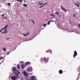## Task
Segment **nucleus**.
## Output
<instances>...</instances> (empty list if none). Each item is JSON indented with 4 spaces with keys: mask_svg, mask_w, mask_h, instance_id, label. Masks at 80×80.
Segmentation results:
<instances>
[{
    "mask_svg": "<svg viewBox=\"0 0 80 80\" xmlns=\"http://www.w3.org/2000/svg\"><path fill=\"white\" fill-rule=\"evenodd\" d=\"M22 0H20V1L18 0H17V2H19L20 3H22Z\"/></svg>",
    "mask_w": 80,
    "mask_h": 80,
    "instance_id": "nucleus-18",
    "label": "nucleus"
},
{
    "mask_svg": "<svg viewBox=\"0 0 80 80\" xmlns=\"http://www.w3.org/2000/svg\"><path fill=\"white\" fill-rule=\"evenodd\" d=\"M9 38H10L8 37L7 38V40H8V39H9Z\"/></svg>",
    "mask_w": 80,
    "mask_h": 80,
    "instance_id": "nucleus-37",
    "label": "nucleus"
},
{
    "mask_svg": "<svg viewBox=\"0 0 80 80\" xmlns=\"http://www.w3.org/2000/svg\"><path fill=\"white\" fill-rule=\"evenodd\" d=\"M19 77H17V76H12V77H11V79L12 80H17V78H18Z\"/></svg>",
    "mask_w": 80,
    "mask_h": 80,
    "instance_id": "nucleus-4",
    "label": "nucleus"
},
{
    "mask_svg": "<svg viewBox=\"0 0 80 80\" xmlns=\"http://www.w3.org/2000/svg\"><path fill=\"white\" fill-rule=\"evenodd\" d=\"M63 71L61 69L59 71V73H60V74H62V73H63Z\"/></svg>",
    "mask_w": 80,
    "mask_h": 80,
    "instance_id": "nucleus-10",
    "label": "nucleus"
},
{
    "mask_svg": "<svg viewBox=\"0 0 80 80\" xmlns=\"http://www.w3.org/2000/svg\"><path fill=\"white\" fill-rule=\"evenodd\" d=\"M23 74H24L25 77H28V73H27V72L24 71L23 72Z\"/></svg>",
    "mask_w": 80,
    "mask_h": 80,
    "instance_id": "nucleus-3",
    "label": "nucleus"
},
{
    "mask_svg": "<svg viewBox=\"0 0 80 80\" xmlns=\"http://www.w3.org/2000/svg\"><path fill=\"white\" fill-rule=\"evenodd\" d=\"M8 27V25H6L4 27V28H5V30L3 32H2V34H3V33H6L7 32V29L6 28H7Z\"/></svg>",
    "mask_w": 80,
    "mask_h": 80,
    "instance_id": "nucleus-2",
    "label": "nucleus"
},
{
    "mask_svg": "<svg viewBox=\"0 0 80 80\" xmlns=\"http://www.w3.org/2000/svg\"><path fill=\"white\" fill-rule=\"evenodd\" d=\"M49 12H50V11H49Z\"/></svg>",
    "mask_w": 80,
    "mask_h": 80,
    "instance_id": "nucleus-43",
    "label": "nucleus"
},
{
    "mask_svg": "<svg viewBox=\"0 0 80 80\" xmlns=\"http://www.w3.org/2000/svg\"><path fill=\"white\" fill-rule=\"evenodd\" d=\"M30 63H31V62H27L25 64L26 66H27V65H28V64H30Z\"/></svg>",
    "mask_w": 80,
    "mask_h": 80,
    "instance_id": "nucleus-11",
    "label": "nucleus"
},
{
    "mask_svg": "<svg viewBox=\"0 0 80 80\" xmlns=\"http://www.w3.org/2000/svg\"><path fill=\"white\" fill-rule=\"evenodd\" d=\"M50 21H49V22L48 23V25H50Z\"/></svg>",
    "mask_w": 80,
    "mask_h": 80,
    "instance_id": "nucleus-27",
    "label": "nucleus"
},
{
    "mask_svg": "<svg viewBox=\"0 0 80 80\" xmlns=\"http://www.w3.org/2000/svg\"><path fill=\"white\" fill-rule=\"evenodd\" d=\"M48 5V3H45V4H43L42 6H40L39 8H42V7H43L44 5Z\"/></svg>",
    "mask_w": 80,
    "mask_h": 80,
    "instance_id": "nucleus-8",
    "label": "nucleus"
},
{
    "mask_svg": "<svg viewBox=\"0 0 80 80\" xmlns=\"http://www.w3.org/2000/svg\"><path fill=\"white\" fill-rule=\"evenodd\" d=\"M46 53H50V50H48L46 51Z\"/></svg>",
    "mask_w": 80,
    "mask_h": 80,
    "instance_id": "nucleus-20",
    "label": "nucleus"
},
{
    "mask_svg": "<svg viewBox=\"0 0 80 80\" xmlns=\"http://www.w3.org/2000/svg\"><path fill=\"white\" fill-rule=\"evenodd\" d=\"M3 1H5V0H2Z\"/></svg>",
    "mask_w": 80,
    "mask_h": 80,
    "instance_id": "nucleus-42",
    "label": "nucleus"
},
{
    "mask_svg": "<svg viewBox=\"0 0 80 80\" xmlns=\"http://www.w3.org/2000/svg\"><path fill=\"white\" fill-rule=\"evenodd\" d=\"M13 71L14 73L15 74V75H17V76H18V75H20V72L15 68H13Z\"/></svg>",
    "mask_w": 80,
    "mask_h": 80,
    "instance_id": "nucleus-1",
    "label": "nucleus"
},
{
    "mask_svg": "<svg viewBox=\"0 0 80 80\" xmlns=\"http://www.w3.org/2000/svg\"><path fill=\"white\" fill-rule=\"evenodd\" d=\"M8 5L9 6H10V3H8Z\"/></svg>",
    "mask_w": 80,
    "mask_h": 80,
    "instance_id": "nucleus-28",
    "label": "nucleus"
},
{
    "mask_svg": "<svg viewBox=\"0 0 80 80\" xmlns=\"http://www.w3.org/2000/svg\"><path fill=\"white\" fill-rule=\"evenodd\" d=\"M23 6L24 7H27V4H23Z\"/></svg>",
    "mask_w": 80,
    "mask_h": 80,
    "instance_id": "nucleus-19",
    "label": "nucleus"
},
{
    "mask_svg": "<svg viewBox=\"0 0 80 80\" xmlns=\"http://www.w3.org/2000/svg\"><path fill=\"white\" fill-rule=\"evenodd\" d=\"M2 30H2V29L1 30H0V32H2Z\"/></svg>",
    "mask_w": 80,
    "mask_h": 80,
    "instance_id": "nucleus-33",
    "label": "nucleus"
},
{
    "mask_svg": "<svg viewBox=\"0 0 80 80\" xmlns=\"http://www.w3.org/2000/svg\"><path fill=\"white\" fill-rule=\"evenodd\" d=\"M61 8L62 10H63V11H64V12H67L66 9H65V8H63L62 6L61 7Z\"/></svg>",
    "mask_w": 80,
    "mask_h": 80,
    "instance_id": "nucleus-9",
    "label": "nucleus"
},
{
    "mask_svg": "<svg viewBox=\"0 0 80 80\" xmlns=\"http://www.w3.org/2000/svg\"><path fill=\"white\" fill-rule=\"evenodd\" d=\"M52 52V50H51L50 51V52H51V54L52 53V52Z\"/></svg>",
    "mask_w": 80,
    "mask_h": 80,
    "instance_id": "nucleus-36",
    "label": "nucleus"
},
{
    "mask_svg": "<svg viewBox=\"0 0 80 80\" xmlns=\"http://www.w3.org/2000/svg\"><path fill=\"white\" fill-rule=\"evenodd\" d=\"M51 22H52V21H51Z\"/></svg>",
    "mask_w": 80,
    "mask_h": 80,
    "instance_id": "nucleus-44",
    "label": "nucleus"
},
{
    "mask_svg": "<svg viewBox=\"0 0 80 80\" xmlns=\"http://www.w3.org/2000/svg\"><path fill=\"white\" fill-rule=\"evenodd\" d=\"M5 15V14H2V17H3V16H4Z\"/></svg>",
    "mask_w": 80,
    "mask_h": 80,
    "instance_id": "nucleus-35",
    "label": "nucleus"
},
{
    "mask_svg": "<svg viewBox=\"0 0 80 80\" xmlns=\"http://www.w3.org/2000/svg\"><path fill=\"white\" fill-rule=\"evenodd\" d=\"M44 61L47 62H48V59L46 58H43Z\"/></svg>",
    "mask_w": 80,
    "mask_h": 80,
    "instance_id": "nucleus-12",
    "label": "nucleus"
},
{
    "mask_svg": "<svg viewBox=\"0 0 80 80\" xmlns=\"http://www.w3.org/2000/svg\"><path fill=\"white\" fill-rule=\"evenodd\" d=\"M21 67L22 68H25V65L24 64H22L21 65Z\"/></svg>",
    "mask_w": 80,
    "mask_h": 80,
    "instance_id": "nucleus-13",
    "label": "nucleus"
},
{
    "mask_svg": "<svg viewBox=\"0 0 80 80\" xmlns=\"http://www.w3.org/2000/svg\"><path fill=\"white\" fill-rule=\"evenodd\" d=\"M21 63H23V62H22V61H21Z\"/></svg>",
    "mask_w": 80,
    "mask_h": 80,
    "instance_id": "nucleus-38",
    "label": "nucleus"
},
{
    "mask_svg": "<svg viewBox=\"0 0 80 80\" xmlns=\"http://www.w3.org/2000/svg\"><path fill=\"white\" fill-rule=\"evenodd\" d=\"M3 57H1L0 60H2V59H3Z\"/></svg>",
    "mask_w": 80,
    "mask_h": 80,
    "instance_id": "nucleus-31",
    "label": "nucleus"
},
{
    "mask_svg": "<svg viewBox=\"0 0 80 80\" xmlns=\"http://www.w3.org/2000/svg\"><path fill=\"white\" fill-rule=\"evenodd\" d=\"M73 17H76V16L75 15V13L74 14Z\"/></svg>",
    "mask_w": 80,
    "mask_h": 80,
    "instance_id": "nucleus-26",
    "label": "nucleus"
},
{
    "mask_svg": "<svg viewBox=\"0 0 80 80\" xmlns=\"http://www.w3.org/2000/svg\"><path fill=\"white\" fill-rule=\"evenodd\" d=\"M31 21L32 22L34 23V24H35V21L33 20L32 19Z\"/></svg>",
    "mask_w": 80,
    "mask_h": 80,
    "instance_id": "nucleus-22",
    "label": "nucleus"
},
{
    "mask_svg": "<svg viewBox=\"0 0 80 80\" xmlns=\"http://www.w3.org/2000/svg\"><path fill=\"white\" fill-rule=\"evenodd\" d=\"M51 16H52V17H55V15H54L53 14H51Z\"/></svg>",
    "mask_w": 80,
    "mask_h": 80,
    "instance_id": "nucleus-24",
    "label": "nucleus"
},
{
    "mask_svg": "<svg viewBox=\"0 0 80 80\" xmlns=\"http://www.w3.org/2000/svg\"><path fill=\"white\" fill-rule=\"evenodd\" d=\"M31 78L32 80H34L35 79L33 76L31 77Z\"/></svg>",
    "mask_w": 80,
    "mask_h": 80,
    "instance_id": "nucleus-14",
    "label": "nucleus"
},
{
    "mask_svg": "<svg viewBox=\"0 0 80 80\" xmlns=\"http://www.w3.org/2000/svg\"><path fill=\"white\" fill-rule=\"evenodd\" d=\"M26 35H29V33L28 32L26 33Z\"/></svg>",
    "mask_w": 80,
    "mask_h": 80,
    "instance_id": "nucleus-32",
    "label": "nucleus"
},
{
    "mask_svg": "<svg viewBox=\"0 0 80 80\" xmlns=\"http://www.w3.org/2000/svg\"><path fill=\"white\" fill-rule=\"evenodd\" d=\"M79 27L80 28V25H79Z\"/></svg>",
    "mask_w": 80,
    "mask_h": 80,
    "instance_id": "nucleus-40",
    "label": "nucleus"
},
{
    "mask_svg": "<svg viewBox=\"0 0 80 80\" xmlns=\"http://www.w3.org/2000/svg\"><path fill=\"white\" fill-rule=\"evenodd\" d=\"M43 27H46V26H47V24H44L43 25Z\"/></svg>",
    "mask_w": 80,
    "mask_h": 80,
    "instance_id": "nucleus-23",
    "label": "nucleus"
},
{
    "mask_svg": "<svg viewBox=\"0 0 80 80\" xmlns=\"http://www.w3.org/2000/svg\"><path fill=\"white\" fill-rule=\"evenodd\" d=\"M38 4H40V5H43V3H40V2H39L38 3Z\"/></svg>",
    "mask_w": 80,
    "mask_h": 80,
    "instance_id": "nucleus-17",
    "label": "nucleus"
},
{
    "mask_svg": "<svg viewBox=\"0 0 80 80\" xmlns=\"http://www.w3.org/2000/svg\"><path fill=\"white\" fill-rule=\"evenodd\" d=\"M3 50H4V51L5 52V51H6L7 49H6V48H2Z\"/></svg>",
    "mask_w": 80,
    "mask_h": 80,
    "instance_id": "nucleus-16",
    "label": "nucleus"
},
{
    "mask_svg": "<svg viewBox=\"0 0 80 80\" xmlns=\"http://www.w3.org/2000/svg\"><path fill=\"white\" fill-rule=\"evenodd\" d=\"M32 71V68L31 67H29L27 69V71L28 72H31Z\"/></svg>",
    "mask_w": 80,
    "mask_h": 80,
    "instance_id": "nucleus-5",
    "label": "nucleus"
},
{
    "mask_svg": "<svg viewBox=\"0 0 80 80\" xmlns=\"http://www.w3.org/2000/svg\"><path fill=\"white\" fill-rule=\"evenodd\" d=\"M77 55V52L76 51H75L74 52V54H73V56L74 57H75Z\"/></svg>",
    "mask_w": 80,
    "mask_h": 80,
    "instance_id": "nucleus-6",
    "label": "nucleus"
},
{
    "mask_svg": "<svg viewBox=\"0 0 80 80\" xmlns=\"http://www.w3.org/2000/svg\"><path fill=\"white\" fill-rule=\"evenodd\" d=\"M10 52H9L7 53L6 54V55H9V54H10Z\"/></svg>",
    "mask_w": 80,
    "mask_h": 80,
    "instance_id": "nucleus-29",
    "label": "nucleus"
},
{
    "mask_svg": "<svg viewBox=\"0 0 80 80\" xmlns=\"http://www.w3.org/2000/svg\"><path fill=\"white\" fill-rule=\"evenodd\" d=\"M23 36H24V37H27V35L26 34H23Z\"/></svg>",
    "mask_w": 80,
    "mask_h": 80,
    "instance_id": "nucleus-25",
    "label": "nucleus"
},
{
    "mask_svg": "<svg viewBox=\"0 0 80 80\" xmlns=\"http://www.w3.org/2000/svg\"><path fill=\"white\" fill-rule=\"evenodd\" d=\"M5 18V17H3L2 18Z\"/></svg>",
    "mask_w": 80,
    "mask_h": 80,
    "instance_id": "nucleus-41",
    "label": "nucleus"
},
{
    "mask_svg": "<svg viewBox=\"0 0 80 80\" xmlns=\"http://www.w3.org/2000/svg\"><path fill=\"white\" fill-rule=\"evenodd\" d=\"M7 18H5V19H6V20H7Z\"/></svg>",
    "mask_w": 80,
    "mask_h": 80,
    "instance_id": "nucleus-39",
    "label": "nucleus"
},
{
    "mask_svg": "<svg viewBox=\"0 0 80 80\" xmlns=\"http://www.w3.org/2000/svg\"><path fill=\"white\" fill-rule=\"evenodd\" d=\"M56 14H57V15H58V12H56Z\"/></svg>",
    "mask_w": 80,
    "mask_h": 80,
    "instance_id": "nucleus-34",
    "label": "nucleus"
},
{
    "mask_svg": "<svg viewBox=\"0 0 80 80\" xmlns=\"http://www.w3.org/2000/svg\"><path fill=\"white\" fill-rule=\"evenodd\" d=\"M17 67L18 69H20V66L19 65H17Z\"/></svg>",
    "mask_w": 80,
    "mask_h": 80,
    "instance_id": "nucleus-21",
    "label": "nucleus"
},
{
    "mask_svg": "<svg viewBox=\"0 0 80 80\" xmlns=\"http://www.w3.org/2000/svg\"><path fill=\"white\" fill-rule=\"evenodd\" d=\"M41 62H43V61H44V60L43 59V58H42L41 60H40Z\"/></svg>",
    "mask_w": 80,
    "mask_h": 80,
    "instance_id": "nucleus-15",
    "label": "nucleus"
},
{
    "mask_svg": "<svg viewBox=\"0 0 80 80\" xmlns=\"http://www.w3.org/2000/svg\"><path fill=\"white\" fill-rule=\"evenodd\" d=\"M75 4L76 5V6H77L78 7H80V2H77L76 3H75Z\"/></svg>",
    "mask_w": 80,
    "mask_h": 80,
    "instance_id": "nucleus-7",
    "label": "nucleus"
},
{
    "mask_svg": "<svg viewBox=\"0 0 80 80\" xmlns=\"http://www.w3.org/2000/svg\"><path fill=\"white\" fill-rule=\"evenodd\" d=\"M2 30H5V28H2Z\"/></svg>",
    "mask_w": 80,
    "mask_h": 80,
    "instance_id": "nucleus-30",
    "label": "nucleus"
}]
</instances>
